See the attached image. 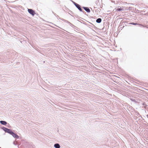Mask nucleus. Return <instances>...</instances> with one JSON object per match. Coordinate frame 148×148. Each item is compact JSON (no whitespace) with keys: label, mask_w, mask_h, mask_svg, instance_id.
Listing matches in <instances>:
<instances>
[{"label":"nucleus","mask_w":148,"mask_h":148,"mask_svg":"<svg viewBox=\"0 0 148 148\" xmlns=\"http://www.w3.org/2000/svg\"><path fill=\"white\" fill-rule=\"evenodd\" d=\"M122 10V8H118L117 9V11H120Z\"/></svg>","instance_id":"10"},{"label":"nucleus","mask_w":148,"mask_h":148,"mask_svg":"<svg viewBox=\"0 0 148 148\" xmlns=\"http://www.w3.org/2000/svg\"><path fill=\"white\" fill-rule=\"evenodd\" d=\"M54 147L55 148H60V146L58 143H56L54 145Z\"/></svg>","instance_id":"6"},{"label":"nucleus","mask_w":148,"mask_h":148,"mask_svg":"<svg viewBox=\"0 0 148 148\" xmlns=\"http://www.w3.org/2000/svg\"><path fill=\"white\" fill-rule=\"evenodd\" d=\"M79 10L80 12H82V9L81 8V6L78 4H77L75 6Z\"/></svg>","instance_id":"5"},{"label":"nucleus","mask_w":148,"mask_h":148,"mask_svg":"<svg viewBox=\"0 0 148 148\" xmlns=\"http://www.w3.org/2000/svg\"><path fill=\"white\" fill-rule=\"evenodd\" d=\"M102 19L101 18H97L96 20V22L97 23H100L101 22Z\"/></svg>","instance_id":"8"},{"label":"nucleus","mask_w":148,"mask_h":148,"mask_svg":"<svg viewBox=\"0 0 148 148\" xmlns=\"http://www.w3.org/2000/svg\"><path fill=\"white\" fill-rule=\"evenodd\" d=\"M28 11L30 14L32 16H34L36 14L35 11L32 9H28Z\"/></svg>","instance_id":"2"},{"label":"nucleus","mask_w":148,"mask_h":148,"mask_svg":"<svg viewBox=\"0 0 148 148\" xmlns=\"http://www.w3.org/2000/svg\"><path fill=\"white\" fill-rule=\"evenodd\" d=\"M0 148H1L0 147Z\"/></svg>","instance_id":"16"},{"label":"nucleus","mask_w":148,"mask_h":148,"mask_svg":"<svg viewBox=\"0 0 148 148\" xmlns=\"http://www.w3.org/2000/svg\"><path fill=\"white\" fill-rule=\"evenodd\" d=\"M13 144L15 145H16V144L15 143V142H13Z\"/></svg>","instance_id":"14"},{"label":"nucleus","mask_w":148,"mask_h":148,"mask_svg":"<svg viewBox=\"0 0 148 148\" xmlns=\"http://www.w3.org/2000/svg\"><path fill=\"white\" fill-rule=\"evenodd\" d=\"M97 11L99 12L101 11V9L99 8H98V9H97Z\"/></svg>","instance_id":"13"},{"label":"nucleus","mask_w":148,"mask_h":148,"mask_svg":"<svg viewBox=\"0 0 148 148\" xmlns=\"http://www.w3.org/2000/svg\"><path fill=\"white\" fill-rule=\"evenodd\" d=\"M131 24H132V25H141V26H142V25L141 24H140V23H133V22H132V23H130Z\"/></svg>","instance_id":"9"},{"label":"nucleus","mask_w":148,"mask_h":148,"mask_svg":"<svg viewBox=\"0 0 148 148\" xmlns=\"http://www.w3.org/2000/svg\"><path fill=\"white\" fill-rule=\"evenodd\" d=\"M82 8L88 13H90V11L89 8L88 7H83Z\"/></svg>","instance_id":"4"},{"label":"nucleus","mask_w":148,"mask_h":148,"mask_svg":"<svg viewBox=\"0 0 148 148\" xmlns=\"http://www.w3.org/2000/svg\"><path fill=\"white\" fill-rule=\"evenodd\" d=\"M0 123L1 124L4 125H5L7 124L6 122L3 121H0Z\"/></svg>","instance_id":"7"},{"label":"nucleus","mask_w":148,"mask_h":148,"mask_svg":"<svg viewBox=\"0 0 148 148\" xmlns=\"http://www.w3.org/2000/svg\"><path fill=\"white\" fill-rule=\"evenodd\" d=\"M11 135H12L13 137L16 138H19V136L16 134H15L13 132Z\"/></svg>","instance_id":"3"},{"label":"nucleus","mask_w":148,"mask_h":148,"mask_svg":"<svg viewBox=\"0 0 148 148\" xmlns=\"http://www.w3.org/2000/svg\"><path fill=\"white\" fill-rule=\"evenodd\" d=\"M130 100L131 101H134L136 102V101L135 99H131Z\"/></svg>","instance_id":"11"},{"label":"nucleus","mask_w":148,"mask_h":148,"mask_svg":"<svg viewBox=\"0 0 148 148\" xmlns=\"http://www.w3.org/2000/svg\"><path fill=\"white\" fill-rule=\"evenodd\" d=\"M52 13L53 14H54V15H55L56 14H55L54 12H52Z\"/></svg>","instance_id":"15"},{"label":"nucleus","mask_w":148,"mask_h":148,"mask_svg":"<svg viewBox=\"0 0 148 148\" xmlns=\"http://www.w3.org/2000/svg\"><path fill=\"white\" fill-rule=\"evenodd\" d=\"M2 129L4 130L5 132H7L10 134H12L13 132L12 131L11 129H8L5 127H3L2 128Z\"/></svg>","instance_id":"1"},{"label":"nucleus","mask_w":148,"mask_h":148,"mask_svg":"<svg viewBox=\"0 0 148 148\" xmlns=\"http://www.w3.org/2000/svg\"><path fill=\"white\" fill-rule=\"evenodd\" d=\"M72 2H73V4L75 5V6L76 5H77V3H76L74 1H73Z\"/></svg>","instance_id":"12"}]
</instances>
